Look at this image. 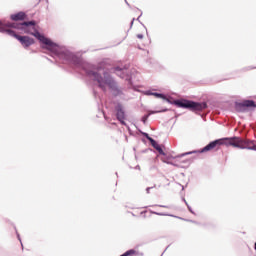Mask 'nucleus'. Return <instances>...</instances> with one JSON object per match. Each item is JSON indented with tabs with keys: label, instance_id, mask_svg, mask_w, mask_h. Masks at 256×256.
Wrapping results in <instances>:
<instances>
[{
	"label": "nucleus",
	"instance_id": "nucleus-14",
	"mask_svg": "<svg viewBox=\"0 0 256 256\" xmlns=\"http://www.w3.org/2000/svg\"><path fill=\"white\" fill-rule=\"evenodd\" d=\"M155 187H157V185H154L153 187H148L146 189V193H150L151 189H155Z\"/></svg>",
	"mask_w": 256,
	"mask_h": 256
},
{
	"label": "nucleus",
	"instance_id": "nucleus-6",
	"mask_svg": "<svg viewBox=\"0 0 256 256\" xmlns=\"http://www.w3.org/2000/svg\"><path fill=\"white\" fill-rule=\"evenodd\" d=\"M238 149H249L251 151H256V142L253 140L239 138Z\"/></svg>",
	"mask_w": 256,
	"mask_h": 256
},
{
	"label": "nucleus",
	"instance_id": "nucleus-17",
	"mask_svg": "<svg viewBox=\"0 0 256 256\" xmlns=\"http://www.w3.org/2000/svg\"><path fill=\"white\" fill-rule=\"evenodd\" d=\"M186 155H191V152L186 153Z\"/></svg>",
	"mask_w": 256,
	"mask_h": 256
},
{
	"label": "nucleus",
	"instance_id": "nucleus-13",
	"mask_svg": "<svg viewBox=\"0 0 256 256\" xmlns=\"http://www.w3.org/2000/svg\"><path fill=\"white\" fill-rule=\"evenodd\" d=\"M147 119H149V115H145L142 117L143 123H147Z\"/></svg>",
	"mask_w": 256,
	"mask_h": 256
},
{
	"label": "nucleus",
	"instance_id": "nucleus-7",
	"mask_svg": "<svg viewBox=\"0 0 256 256\" xmlns=\"http://www.w3.org/2000/svg\"><path fill=\"white\" fill-rule=\"evenodd\" d=\"M239 139L240 137H231V138L218 139V141L220 143V147L221 145H226V147L231 146L239 149Z\"/></svg>",
	"mask_w": 256,
	"mask_h": 256
},
{
	"label": "nucleus",
	"instance_id": "nucleus-4",
	"mask_svg": "<svg viewBox=\"0 0 256 256\" xmlns=\"http://www.w3.org/2000/svg\"><path fill=\"white\" fill-rule=\"evenodd\" d=\"M175 105L182 107V109H189L190 111H203V109H207V103L205 102L199 103L189 100H177Z\"/></svg>",
	"mask_w": 256,
	"mask_h": 256
},
{
	"label": "nucleus",
	"instance_id": "nucleus-16",
	"mask_svg": "<svg viewBox=\"0 0 256 256\" xmlns=\"http://www.w3.org/2000/svg\"><path fill=\"white\" fill-rule=\"evenodd\" d=\"M154 95L155 97H160L161 99H163V94L155 93Z\"/></svg>",
	"mask_w": 256,
	"mask_h": 256
},
{
	"label": "nucleus",
	"instance_id": "nucleus-15",
	"mask_svg": "<svg viewBox=\"0 0 256 256\" xmlns=\"http://www.w3.org/2000/svg\"><path fill=\"white\" fill-rule=\"evenodd\" d=\"M145 36L143 34H137V39H144Z\"/></svg>",
	"mask_w": 256,
	"mask_h": 256
},
{
	"label": "nucleus",
	"instance_id": "nucleus-10",
	"mask_svg": "<svg viewBox=\"0 0 256 256\" xmlns=\"http://www.w3.org/2000/svg\"><path fill=\"white\" fill-rule=\"evenodd\" d=\"M112 73H115L118 77H121V79H125L128 70L126 68L115 67L112 69Z\"/></svg>",
	"mask_w": 256,
	"mask_h": 256
},
{
	"label": "nucleus",
	"instance_id": "nucleus-11",
	"mask_svg": "<svg viewBox=\"0 0 256 256\" xmlns=\"http://www.w3.org/2000/svg\"><path fill=\"white\" fill-rule=\"evenodd\" d=\"M27 15L24 12H18L17 14H12L11 19L12 21H24Z\"/></svg>",
	"mask_w": 256,
	"mask_h": 256
},
{
	"label": "nucleus",
	"instance_id": "nucleus-5",
	"mask_svg": "<svg viewBox=\"0 0 256 256\" xmlns=\"http://www.w3.org/2000/svg\"><path fill=\"white\" fill-rule=\"evenodd\" d=\"M256 107L255 101L253 100H244L243 102H238L235 104V110L238 113H245L247 109Z\"/></svg>",
	"mask_w": 256,
	"mask_h": 256
},
{
	"label": "nucleus",
	"instance_id": "nucleus-12",
	"mask_svg": "<svg viewBox=\"0 0 256 256\" xmlns=\"http://www.w3.org/2000/svg\"><path fill=\"white\" fill-rule=\"evenodd\" d=\"M116 115H117L118 121H120L122 125H125V112L123 111V109H118Z\"/></svg>",
	"mask_w": 256,
	"mask_h": 256
},
{
	"label": "nucleus",
	"instance_id": "nucleus-9",
	"mask_svg": "<svg viewBox=\"0 0 256 256\" xmlns=\"http://www.w3.org/2000/svg\"><path fill=\"white\" fill-rule=\"evenodd\" d=\"M146 138L148 139V141H150L152 147H154V149H156V151H158V153H160V155H165L163 148H161V146L159 144H157V141H155V139L149 137V135H146Z\"/></svg>",
	"mask_w": 256,
	"mask_h": 256
},
{
	"label": "nucleus",
	"instance_id": "nucleus-2",
	"mask_svg": "<svg viewBox=\"0 0 256 256\" xmlns=\"http://www.w3.org/2000/svg\"><path fill=\"white\" fill-rule=\"evenodd\" d=\"M87 74L94 77L95 81L98 83V87L102 89V91H107V87H109L112 91H117V82L113 80L109 72H104L103 76H100L99 72L90 70L87 71Z\"/></svg>",
	"mask_w": 256,
	"mask_h": 256
},
{
	"label": "nucleus",
	"instance_id": "nucleus-8",
	"mask_svg": "<svg viewBox=\"0 0 256 256\" xmlns=\"http://www.w3.org/2000/svg\"><path fill=\"white\" fill-rule=\"evenodd\" d=\"M221 147V144L218 140H214L210 142L208 145H206L204 148L200 150V153H207V151H214V149H219Z\"/></svg>",
	"mask_w": 256,
	"mask_h": 256
},
{
	"label": "nucleus",
	"instance_id": "nucleus-1",
	"mask_svg": "<svg viewBox=\"0 0 256 256\" xmlns=\"http://www.w3.org/2000/svg\"><path fill=\"white\" fill-rule=\"evenodd\" d=\"M6 27H11L12 29H20L21 31L29 33V35H33L40 43L46 45V47L43 46L42 49H47L48 51H51V53L56 55V57H59V59H69V55H67L63 48L53 43L51 39L46 38L45 36L41 35L39 31H37V28H35V21L23 23H7Z\"/></svg>",
	"mask_w": 256,
	"mask_h": 256
},
{
	"label": "nucleus",
	"instance_id": "nucleus-3",
	"mask_svg": "<svg viewBox=\"0 0 256 256\" xmlns=\"http://www.w3.org/2000/svg\"><path fill=\"white\" fill-rule=\"evenodd\" d=\"M0 31L2 33H7L8 35H11L12 37H15L18 41H20L21 45L23 47H31L35 43V40L33 38H30L29 36H20L15 33V31L11 30L7 26H3V24H0Z\"/></svg>",
	"mask_w": 256,
	"mask_h": 256
}]
</instances>
